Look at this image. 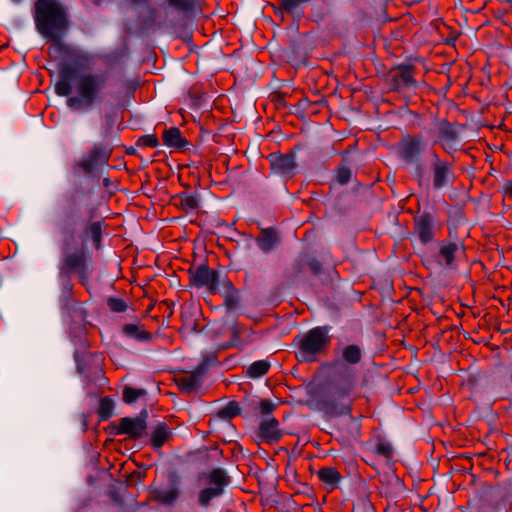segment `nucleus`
Instances as JSON below:
<instances>
[{"instance_id":"obj_32","label":"nucleus","mask_w":512,"mask_h":512,"mask_svg":"<svg viewBox=\"0 0 512 512\" xmlns=\"http://www.w3.org/2000/svg\"><path fill=\"white\" fill-rule=\"evenodd\" d=\"M347 152L343 153L342 161L335 168V180L340 185H347L352 178V170L349 166V162L346 160Z\"/></svg>"},{"instance_id":"obj_39","label":"nucleus","mask_w":512,"mask_h":512,"mask_svg":"<svg viewBox=\"0 0 512 512\" xmlns=\"http://www.w3.org/2000/svg\"><path fill=\"white\" fill-rule=\"evenodd\" d=\"M374 453L386 459H392L394 450L389 442L379 441L374 448Z\"/></svg>"},{"instance_id":"obj_53","label":"nucleus","mask_w":512,"mask_h":512,"mask_svg":"<svg viewBox=\"0 0 512 512\" xmlns=\"http://www.w3.org/2000/svg\"><path fill=\"white\" fill-rule=\"evenodd\" d=\"M133 4L139 5V4H147L148 0H131Z\"/></svg>"},{"instance_id":"obj_50","label":"nucleus","mask_w":512,"mask_h":512,"mask_svg":"<svg viewBox=\"0 0 512 512\" xmlns=\"http://www.w3.org/2000/svg\"><path fill=\"white\" fill-rule=\"evenodd\" d=\"M160 306H165L166 307L165 312H167L168 317L172 316L173 309H172V304L171 303H169L168 301H163V302H161Z\"/></svg>"},{"instance_id":"obj_13","label":"nucleus","mask_w":512,"mask_h":512,"mask_svg":"<svg viewBox=\"0 0 512 512\" xmlns=\"http://www.w3.org/2000/svg\"><path fill=\"white\" fill-rule=\"evenodd\" d=\"M166 487L151 489L153 501L164 506H173L182 494V477L176 470H170L165 474Z\"/></svg>"},{"instance_id":"obj_33","label":"nucleus","mask_w":512,"mask_h":512,"mask_svg":"<svg viewBox=\"0 0 512 512\" xmlns=\"http://www.w3.org/2000/svg\"><path fill=\"white\" fill-rule=\"evenodd\" d=\"M194 315V312L187 309L181 312L182 326L180 331L182 333L190 334L200 332L201 329L199 328L197 319L194 318Z\"/></svg>"},{"instance_id":"obj_27","label":"nucleus","mask_w":512,"mask_h":512,"mask_svg":"<svg viewBox=\"0 0 512 512\" xmlns=\"http://www.w3.org/2000/svg\"><path fill=\"white\" fill-rule=\"evenodd\" d=\"M317 476L329 492L337 489L343 480V476L335 467H322Z\"/></svg>"},{"instance_id":"obj_3","label":"nucleus","mask_w":512,"mask_h":512,"mask_svg":"<svg viewBox=\"0 0 512 512\" xmlns=\"http://www.w3.org/2000/svg\"><path fill=\"white\" fill-rule=\"evenodd\" d=\"M108 75L106 73H85L79 76L76 83V96L68 97L66 104L74 111L91 108L103 100Z\"/></svg>"},{"instance_id":"obj_35","label":"nucleus","mask_w":512,"mask_h":512,"mask_svg":"<svg viewBox=\"0 0 512 512\" xmlns=\"http://www.w3.org/2000/svg\"><path fill=\"white\" fill-rule=\"evenodd\" d=\"M241 414V408L237 401H229L224 407L218 410L217 417L222 420H231Z\"/></svg>"},{"instance_id":"obj_45","label":"nucleus","mask_w":512,"mask_h":512,"mask_svg":"<svg viewBox=\"0 0 512 512\" xmlns=\"http://www.w3.org/2000/svg\"><path fill=\"white\" fill-rule=\"evenodd\" d=\"M147 11L149 14L148 18L142 21V26L146 28L151 27L155 24L157 15L156 9L151 6H147Z\"/></svg>"},{"instance_id":"obj_25","label":"nucleus","mask_w":512,"mask_h":512,"mask_svg":"<svg viewBox=\"0 0 512 512\" xmlns=\"http://www.w3.org/2000/svg\"><path fill=\"white\" fill-rule=\"evenodd\" d=\"M162 141L164 145L179 151H184L190 144V142L183 137L178 127L165 129L162 133Z\"/></svg>"},{"instance_id":"obj_14","label":"nucleus","mask_w":512,"mask_h":512,"mask_svg":"<svg viewBox=\"0 0 512 512\" xmlns=\"http://www.w3.org/2000/svg\"><path fill=\"white\" fill-rule=\"evenodd\" d=\"M429 172L436 191L451 186L455 181L453 162L441 159L437 153L430 155Z\"/></svg>"},{"instance_id":"obj_12","label":"nucleus","mask_w":512,"mask_h":512,"mask_svg":"<svg viewBox=\"0 0 512 512\" xmlns=\"http://www.w3.org/2000/svg\"><path fill=\"white\" fill-rule=\"evenodd\" d=\"M416 67L411 63H402L389 69L385 75V84L390 91L402 92L405 89L415 88Z\"/></svg>"},{"instance_id":"obj_47","label":"nucleus","mask_w":512,"mask_h":512,"mask_svg":"<svg viewBox=\"0 0 512 512\" xmlns=\"http://www.w3.org/2000/svg\"><path fill=\"white\" fill-rule=\"evenodd\" d=\"M501 193L504 198H508L512 201V179L506 180L501 186Z\"/></svg>"},{"instance_id":"obj_56","label":"nucleus","mask_w":512,"mask_h":512,"mask_svg":"<svg viewBox=\"0 0 512 512\" xmlns=\"http://www.w3.org/2000/svg\"><path fill=\"white\" fill-rule=\"evenodd\" d=\"M298 48V45L296 43L293 44V49Z\"/></svg>"},{"instance_id":"obj_37","label":"nucleus","mask_w":512,"mask_h":512,"mask_svg":"<svg viewBox=\"0 0 512 512\" xmlns=\"http://www.w3.org/2000/svg\"><path fill=\"white\" fill-rule=\"evenodd\" d=\"M147 391L145 389L132 388L130 386H125L122 391V399L126 404L135 403L140 397L146 396Z\"/></svg>"},{"instance_id":"obj_34","label":"nucleus","mask_w":512,"mask_h":512,"mask_svg":"<svg viewBox=\"0 0 512 512\" xmlns=\"http://www.w3.org/2000/svg\"><path fill=\"white\" fill-rule=\"evenodd\" d=\"M270 367L269 361L257 360L247 368L246 375L252 379L260 378L268 373Z\"/></svg>"},{"instance_id":"obj_8","label":"nucleus","mask_w":512,"mask_h":512,"mask_svg":"<svg viewBox=\"0 0 512 512\" xmlns=\"http://www.w3.org/2000/svg\"><path fill=\"white\" fill-rule=\"evenodd\" d=\"M465 253L463 240L451 234L436 244V250L432 255L433 261L440 267L453 269L457 266L459 256Z\"/></svg>"},{"instance_id":"obj_9","label":"nucleus","mask_w":512,"mask_h":512,"mask_svg":"<svg viewBox=\"0 0 512 512\" xmlns=\"http://www.w3.org/2000/svg\"><path fill=\"white\" fill-rule=\"evenodd\" d=\"M189 286L196 289H205L210 295L218 292L220 274L217 270L209 267L207 262L198 265H191L187 270Z\"/></svg>"},{"instance_id":"obj_48","label":"nucleus","mask_w":512,"mask_h":512,"mask_svg":"<svg viewBox=\"0 0 512 512\" xmlns=\"http://www.w3.org/2000/svg\"><path fill=\"white\" fill-rule=\"evenodd\" d=\"M222 285H223V288H224V293L233 292V291H237L238 290L229 279L224 280L222 282Z\"/></svg>"},{"instance_id":"obj_21","label":"nucleus","mask_w":512,"mask_h":512,"mask_svg":"<svg viewBox=\"0 0 512 512\" xmlns=\"http://www.w3.org/2000/svg\"><path fill=\"white\" fill-rule=\"evenodd\" d=\"M74 359L76 361L77 371L81 374L87 373L89 374L88 376H90L97 371H101L100 367L104 358L101 353L80 354L76 351Z\"/></svg>"},{"instance_id":"obj_24","label":"nucleus","mask_w":512,"mask_h":512,"mask_svg":"<svg viewBox=\"0 0 512 512\" xmlns=\"http://www.w3.org/2000/svg\"><path fill=\"white\" fill-rule=\"evenodd\" d=\"M340 381L335 388V394L339 398L349 397L356 384V374L346 367L343 371L339 372Z\"/></svg>"},{"instance_id":"obj_55","label":"nucleus","mask_w":512,"mask_h":512,"mask_svg":"<svg viewBox=\"0 0 512 512\" xmlns=\"http://www.w3.org/2000/svg\"><path fill=\"white\" fill-rule=\"evenodd\" d=\"M140 474H141L140 472L134 471V472L131 474V477H132V476H134V475H138V476H140Z\"/></svg>"},{"instance_id":"obj_40","label":"nucleus","mask_w":512,"mask_h":512,"mask_svg":"<svg viewBox=\"0 0 512 512\" xmlns=\"http://www.w3.org/2000/svg\"><path fill=\"white\" fill-rule=\"evenodd\" d=\"M106 302L108 308L115 313H123L128 308L126 301L122 298L109 297Z\"/></svg>"},{"instance_id":"obj_15","label":"nucleus","mask_w":512,"mask_h":512,"mask_svg":"<svg viewBox=\"0 0 512 512\" xmlns=\"http://www.w3.org/2000/svg\"><path fill=\"white\" fill-rule=\"evenodd\" d=\"M112 155V149L102 143H95L87 156L75 162L74 167L83 171L86 175H92L96 170L108 166Z\"/></svg>"},{"instance_id":"obj_4","label":"nucleus","mask_w":512,"mask_h":512,"mask_svg":"<svg viewBox=\"0 0 512 512\" xmlns=\"http://www.w3.org/2000/svg\"><path fill=\"white\" fill-rule=\"evenodd\" d=\"M330 330L328 325L317 326L295 337L293 343L304 361H314L317 355L326 353L331 344Z\"/></svg>"},{"instance_id":"obj_46","label":"nucleus","mask_w":512,"mask_h":512,"mask_svg":"<svg viewBox=\"0 0 512 512\" xmlns=\"http://www.w3.org/2000/svg\"><path fill=\"white\" fill-rule=\"evenodd\" d=\"M71 278H72V276L59 277V279L62 282V291H63V293H65V294H67L69 296L73 293V288H74V285L72 283Z\"/></svg>"},{"instance_id":"obj_16","label":"nucleus","mask_w":512,"mask_h":512,"mask_svg":"<svg viewBox=\"0 0 512 512\" xmlns=\"http://www.w3.org/2000/svg\"><path fill=\"white\" fill-rule=\"evenodd\" d=\"M147 410L143 409L137 417L120 418L118 424L111 426V433L115 435H127L132 440L141 439L146 434Z\"/></svg>"},{"instance_id":"obj_5","label":"nucleus","mask_w":512,"mask_h":512,"mask_svg":"<svg viewBox=\"0 0 512 512\" xmlns=\"http://www.w3.org/2000/svg\"><path fill=\"white\" fill-rule=\"evenodd\" d=\"M201 479L205 483L197 496V502L201 507H209L214 499L224 495L226 488L231 484V477L221 467H215L202 474Z\"/></svg>"},{"instance_id":"obj_41","label":"nucleus","mask_w":512,"mask_h":512,"mask_svg":"<svg viewBox=\"0 0 512 512\" xmlns=\"http://www.w3.org/2000/svg\"><path fill=\"white\" fill-rule=\"evenodd\" d=\"M224 305L227 310H234L238 308L240 303L239 290L233 292H227L223 294Z\"/></svg>"},{"instance_id":"obj_17","label":"nucleus","mask_w":512,"mask_h":512,"mask_svg":"<svg viewBox=\"0 0 512 512\" xmlns=\"http://www.w3.org/2000/svg\"><path fill=\"white\" fill-rule=\"evenodd\" d=\"M437 142L441 144L442 149L451 154L457 150L455 144L459 141V133L456 124L449 122L447 119H441L436 124Z\"/></svg>"},{"instance_id":"obj_49","label":"nucleus","mask_w":512,"mask_h":512,"mask_svg":"<svg viewBox=\"0 0 512 512\" xmlns=\"http://www.w3.org/2000/svg\"><path fill=\"white\" fill-rule=\"evenodd\" d=\"M458 36H459V33L457 31H451L449 33L448 39L446 40V43L447 44L454 43L457 40Z\"/></svg>"},{"instance_id":"obj_42","label":"nucleus","mask_w":512,"mask_h":512,"mask_svg":"<svg viewBox=\"0 0 512 512\" xmlns=\"http://www.w3.org/2000/svg\"><path fill=\"white\" fill-rule=\"evenodd\" d=\"M137 146L155 148L159 145V140L156 134H147L139 137L136 142Z\"/></svg>"},{"instance_id":"obj_7","label":"nucleus","mask_w":512,"mask_h":512,"mask_svg":"<svg viewBox=\"0 0 512 512\" xmlns=\"http://www.w3.org/2000/svg\"><path fill=\"white\" fill-rule=\"evenodd\" d=\"M323 272L322 262L310 252H301L285 271L292 282L305 281L309 275L319 277Z\"/></svg>"},{"instance_id":"obj_23","label":"nucleus","mask_w":512,"mask_h":512,"mask_svg":"<svg viewBox=\"0 0 512 512\" xmlns=\"http://www.w3.org/2000/svg\"><path fill=\"white\" fill-rule=\"evenodd\" d=\"M173 437L172 430L166 422H158L150 434V446L158 451L166 442Z\"/></svg>"},{"instance_id":"obj_20","label":"nucleus","mask_w":512,"mask_h":512,"mask_svg":"<svg viewBox=\"0 0 512 512\" xmlns=\"http://www.w3.org/2000/svg\"><path fill=\"white\" fill-rule=\"evenodd\" d=\"M283 435L284 432L280 429V423L274 417L263 419L257 430V437L270 445L278 443Z\"/></svg>"},{"instance_id":"obj_26","label":"nucleus","mask_w":512,"mask_h":512,"mask_svg":"<svg viewBox=\"0 0 512 512\" xmlns=\"http://www.w3.org/2000/svg\"><path fill=\"white\" fill-rule=\"evenodd\" d=\"M107 224L103 220L88 222L83 230L86 239H91L93 247L99 250L102 246L103 230Z\"/></svg>"},{"instance_id":"obj_31","label":"nucleus","mask_w":512,"mask_h":512,"mask_svg":"<svg viewBox=\"0 0 512 512\" xmlns=\"http://www.w3.org/2000/svg\"><path fill=\"white\" fill-rule=\"evenodd\" d=\"M174 200L177 201L175 205L186 213L195 211L199 207V199L196 194L182 192L174 196Z\"/></svg>"},{"instance_id":"obj_29","label":"nucleus","mask_w":512,"mask_h":512,"mask_svg":"<svg viewBox=\"0 0 512 512\" xmlns=\"http://www.w3.org/2000/svg\"><path fill=\"white\" fill-rule=\"evenodd\" d=\"M122 333L128 338H132L138 342L148 343L153 340L151 332L144 328V325L127 323L122 326Z\"/></svg>"},{"instance_id":"obj_11","label":"nucleus","mask_w":512,"mask_h":512,"mask_svg":"<svg viewBox=\"0 0 512 512\" xmlns=\"http://www.w3.org/2000/svg\"><path fill=\"white\" fill-rule=\"evenodd\" d=\"M442 228L438 221L436 213L431 210H418L413 217V234L419 239L420 243L427 245L434 241L437 231Z\"/></svg>"},{"instance_id":"obj_43","label":"nucleus","mask_w":512,"mask_h":512,"mask_svg":"<svg viewBox=\"0 0 512 512\" xmlns=\"http://www.w3.org/2000/svg\"><path fill=\"white\" fill-rule=\"evenodd\" d=\"M106 127L110 130L114 127L117 120V108L115 106H111L109 109L105 111L104 115Z\"/></svg>"},{"instance_id":"obj_1","label":"nucleus","mask_w":512,"mask_h":512,"mask_svg":"<svg viewBox=\"0 0 512 512\" xmlns=\"http://www.w3.org/2000/svg\"><path fill=\"white\" fill-rule=\"evenodd\" d=\"M82 212L77 202V195L73 193L67 199V208L64 218L59 225L62 235L60 244L61 257L58 263V277L75 275L78 282L86 286L92 274L91 257L84 241L76 242V230L81 221Z\"/></svg>"},{"instance_id":"obj_19","label":"nucleus","mask_w":512,"mask_h":512,"mask_svg":"<svg viewBox=\"0 0 512 512\" xmlns=\"http://www.w3.org/2000/svg\"><path fill=\"white\" fill-rule=\"evenodd\" d=\"M269 161L271 169L279 175L293 177L297 164L295 162V153L291 151L287 154H270Z\"/></svg>"},{"instance_id":"obj_22","label":"nucleus","mask_w":512,"mask_h":512,"mask_svg":"<svg viewBox=\"0 0 512 512\" xmlns=\"http://www.w3.org/2000/svg\"><path fill=\"white\" fill-rule=\"evenodd\" d=\"M317 407L321 412L330 417L350 415L352 411L351 405L339 404L335 399L330 398L318 400Z\"/></svg>"},{"instance_id":"obj_6","label":"nucleus","mask_w":512,"mask_h":512,"mask_svg":"<svg viewBox=\"0 0 512 512\" xmlns=\"http://www.w3.org/2000/svg\"><path fill=\"white\" fill-rule=\"evenodd\" d=\"M425 151V142L421 134L411 135L403 134L396 145L397 156L405 163H417L415 167V177L420 183L424 178V167L418 163Z\"/></svg>"},{"instance_id":"obj_36","label":"nucleus","mask_w":512,"mask_h":512,"mask_svg":"<svg viewBox=\"0 0 512 512\" xmlns=\"http://www.w3.org/2000/svg\"><path fill=\"white\" fill-rule=\"evenodd\" d=\"M114 401L111 397L105 396L100 399L97 414L99 420L107 421L111 418L114 410Z\"/></svg>"},{"instance_id":"obj_2","label":"nucleus","mask_w":512,"mask_h":512,"mask_svg":"<svg viewBox=\"0 0 512 512\" xmlns=\"http://www.w3.org/2000/svg\"><path fill=\"white\" fill-rule=\"evenodd\" d=\"M33 18L37 32L48 42L62 46L69 30L70 20L66 7L58 0H36Z\"/></svg>"},{"instance_id":"obj_54","label":"nucleus","mask_w":512,"mask_h":512,"mask_svg":"<svg viewBox=\"0 0 512 512\" xmlns=\"http://www.w3.org/2000/svg\"><path fill=\"white\" fill-rule=\"evenodd\" d=\"M127 154H129V155L135 154V148H133V147L128 148L127 149Z\"/></svg>"},{"instance_id":"obj_28","label":"nucleus","mask_w":512,"mask_h":512,"mask_svg":"<svg viewBox=\"0 0 512 512\" xmlns=\"http://www.w3.org/2000/svg\"><path fill=\"white\" fill-rule=\"evenodd\" d=\"M278 242L279 237L274 228H263L256 237L258 247L265 253L272 251Z\"/></svg>"},{"instance_id":"obj_38","label":"nucleus","mask_w":512,"mask_h":512,"mask_svg":"<svg viewBox=\"0 0 512 512\" xmlns=\"http://www.w3.org/2000/svg\"><path fill=\"white\" fill-rule=\"evenodd\" d=\"M170 7L180 12H191L195 9L197 0H167Z\"/></svg>"},{"instance_id":"obj_10","label":"nucleus","mask_w":512,"mask_h":512,"mask_svg":"<svg viewBox=\"0 0 512 512\" xmlns=\"http://www.w3.org/2000/svg\"><path fill=\"white\" fill-rule=\"evenodd\" d=\"M212 363H217L214 354L205 355L202 361L190 372H186L174 378V381L181 392L191 393L203 386L204 379Z\"/></svg>"},{"instance_id":"obj_18","label":"nucleus","mask_w":512,"mask_h":512,"mask_svg":"<svg viewBox=\"0 0 512 512\" xmlns=\"http://www.w3.org/2000/svg\"><path fill=\"white\" fill-rule=\"evenodd\" d=\"M59 80L55 84V93L61 97H68L72 93L71 82L78 80V71L71 64H61L58 68Z\"/></svg>"},{"instance_id":"obj_52","label":"nucleus","mask_w":512,"mask_h":512,"mask_svg":"<svg viewBox=\"0 0 512 512\" xmlns=\"http://www.w3.org/2000/svg\"><path fill=\"white\" fill-rule=\"evenodd\" d=\"M110 185H111V180H110V178H109V177H105V178L103 179V186H104L105 188H109V187H110Z\"/></svg>"},{"instance_id":"obj_44","label":"nucleus","mask_w":512,"mask_h":512,"mask_svg":"<svg viewBox=\"0 0 512 512\" xmlns=\"http://www.w3.org/2000/svg\"><path fill=\"white\" fill-rule=\"evenodd\" d=\"M259 409L262 415H269L276 409V404L269 399H262L259 403Z\"/></svg>"},{"instance_id":"obj_51","label":"nucleus","mask_w":512,"mask_h":512,"mask_svg":"<svg viewBox=\"0 0 512 512\" xmlns=\"http://www.w3.org/2000/svg\"><path fill=\"white\" fill-rule=\"evenodd\" d=\"M127 87L131 91V93H133L137 88V83L135 81H129L127 83Z\"/></svg>"},{"instance_id":"obj_30","label":"nucleus","mask_w":512,"mask_h":512,"mask_svg":"<svg viewBox=\"0 0 512 512\" xmlns=\"http://www.w3.org/2000/svg\"><path fill=\"white\" fill-rule=\"evenodd\" d=\"M362 358V348L357 344H348L341 349V362L349 367L358 365Z\"/></svg>"}]
</instances>
